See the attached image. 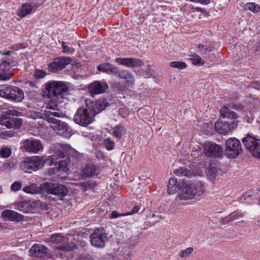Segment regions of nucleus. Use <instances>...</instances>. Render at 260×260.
<instances>
[{
    "label": "nucleus",
    "instance_id": "1",
    "mask_svg": "<svg viewBox=\"0 0 260 260\" xmlns=\"http://www.w3.org/2000/svg\"><path fill=\"white\" fill-rule=\"evenodd\" d=\"M240 110L242 106L239 104H229L227 106L223 105L220 109V116L223 119H227L228 121L223 122L217 120L214 124L216 132L219 134H228L235 130L240 122L238 120V115L231 109Z\"/></svg>",
    "mask_w": 260,
    "mask_h": 260
},
{
    "label": "nucleus",
    "instance_id": "2",
    "mask_svg": "<svg viewBox=\"0 0 260 260\" xmlns=\"http://www.w3.org/2000/svg\"><path fill=\"white\" fill-rule=\"evenodd\" d=\"M20 112L15 110H8L3 112L0 116V125L5 126L7 128H19L22 124V120L20 118L11 117V116H19ZM13 133L8 131H1L0 127V137L2 139H7L13 136Z\"/></svg>",
    "mask_w": 260,
    "mask_h": 260
},
{
    "label": "nucleus",
    "instance_id": "3",
    "mask_svg": "<svg viewBox=\"0 0 260 260\" xmlns=\"http://www.w3.org/2000/svg\"><path fill=\"white\" fill-rule=\"evenodd\" d=\"M78 152L70 146L61 144L58 146L52 159L58 164V168L60 171L66 172L69 170L70 164V156H76Z\"/></svg>",
    "mask_w": 260,
    "mask_h": 260
},
{
    "label": "nucleus",
    "instance_id": "4",
    "mask_svg": "<svg viewBox=\"0 0 260 260\" xmlns=\"http://www.w3.org/2000/svg\"><path fill=\"white\" fill-rule=\"evenodd\" d=\"M46 108L53 111L45 110L44 111V116L48 122L50 124L51 128L56 131H66L68 128L67 124L54 118V117H63L64 115L63 113L59 112L57 104L50 101L47 104Z\"/></svg>",
    "mask_w": 260,
    "mask_h": 260
},
{
    "label": "nucleus",
    "instance_id": "5",
    "mask_svg": "<svg viewBox=\"0 0 260 260\" xmlns=\"http://www.w3.org/2000/svg\"><path fill=\"white\" fill-rule=\"evenodd\" d=\"M68 239L63 236L61 234H53L49 238V242L55 244H60L56 247L53 251V254L56 257L63 258L65 252L73 251L76 248V245L73 243H68Z\"/></svg>",
    "mask_w": 260,
    "mask_h": 260
},
{
    "label": "nucleus",
    "instance_id": "6",
    "mask_svg": "<svg viewBox=\"0 0 260 260\" xmlns=\"http://www.w3.org/2000/svg\"><path fill=\"white\" fill-rule=\"evenodd\" d=\"M70 90V84L62 81H52L45 85V92L50 96L57 98L69 94Z\"/></svg>",
    "mask_w": 260,
    "mask_h": 260
},
{
    "label": "nucleus",
    "instance_id": "7",
    "mask_svg": "<svg viewBox=\"0 0 260 260\" xmlns=\"http://www.w3.org/2000/svg\"><path fill=\"white\" fill-rule=\"evenodd\" d=\"M204 191V186L201 184H186L179 190L178 198L181 200H189L201 196Z\"/></svg>",
    "mask_w": 260,
    "mask_h": 260
},
{
    "label": "nucleus",
    "instance_id": "8",
    "mask_svg": "<svg viewBox=\"0 0 260 260\" xmlns=\"http://www.w3.org/2000/svg\"><path fill=\"white\" fill-rule=\"evenodd\" d=\"M24 93L18 87L10 85L0 86V97L13 102H20L24 98Z\"/></svg>",
    "mask_w": 260,
    "mask_h": 260
},
{
    "label": "nucleus",
    "instance_id": "9",
    "mask_svg": "<svg viewBox=\"0 0 260 260\" xmlns=\"http://www.w3.org/2000/svg\"><path fill=\"white\" fill-rule=\"evenodd\" d=\"M47 248L43 245L35 244L29 250L32 260H54L53 253L48 252Z\"/></svg>",
    "mask_w": 260,
    "mask_h": 260
},
{
    "label": "nucleus",
    "instance_id": "10",
    "mask_svg": "<svg viewBox=\"0 0 260 260\" xmlns=\"http://www.w3.org/2000/svg\"><path fill=\"white\" fill-rule=\"evenodd\" d=\"M94 114L89 107L88 108H79L74 117L75 122L81 126H87L93 120Z\"/></svg>",
    "mask_w": 260,
    "mask_h": 260
},
{
    "label": "nucleus",
    "instance_id": "11",
    "mask_svg": "<svg viewBox=\"0 0 260 260\" xmlns=\"http://www.w3.org/2000/svg\"><path fill=\"white\" fill-rule=\"evenodd\" d=\"M43 165V160L40 156L26 157L21 165V169L25 173H31L39 170Z\"/></svg>",
    "mask_w": 260,
    "mask_h": 260
},
{
    "label": "nucleus",
    "instance_id": "12",
    "mask_svg": "<svg viewBox=\"0 0 260 260\" xmlns=\"http://www.w3.org/2000/svg\"><path fill=\"white\" fill-rule=\"evenodd\" d=\"M225 155L229 158L237 157L242 151L240 142L235 138H230L225 142Z\"/></svg>",
    "mask_w": 260,
    "mask_h": 260
},
{
    "label": "nucleus",
    "instance_id": "13",
    "mask_svg": "<svg viewBox=\"0 0 260 260\" xmlns=\"http://www.w3.org/2000/svg\"><path fill=\"white\" fill-rule=\"evenodd\" d=\"M90 237L91 245L98 248L105 247L108 240L106 231L103 228L95 229Z\"/></svg>",
    "mask_w": 260,
    "mask_h": 260
},
{
    "label": "nucleus",
    "instance_id": "14",
    "mask_svg": "<svg viewBox=\"0 0 260 260\" xmlns=\"http://www.w3.org/2000/svg\"><path fill=\"white\" fill-rule=\"evenodd\" d=\"M43 192L60 197H64L68 193L67 187L60 184L45 182L41 185Z\"/></svg>",
    "mask_w": 260,
    "mask_h": 260
},
{
    "label": "nucleus",
    "instance_id": "15",
    "mask_svg": "<svg viewBox=\"0 0 260 260\" xmlns=\"http://www.w3.org/2000/svg\"><path fill=\"white\" fill-rule=\"evenodd\" d=\"M242 141L254 157L260 158V139L247 135Z\"/></svg>",
    "mask_w": 260,
    "mask_h": 260
},
{
    "label": "nucleus",
    "instance_id": "16",
    "mask_svg": "<svg viewBox=\"0 0 260 260\" xmlns=\"http://www.w3.org/2000/svg\"><path fill=\"white\" fill-rule=\"evenodd\" d=\"M117 78L122 80L121 81L122 85H118L117 84L115 83L113 87L121 91L126 87H132L135 84V78L133 74L127 70H121Z\"/></svg>",
    "mask_w": 260,
    "mask_h": 260
},
{
    "label": "nucleus",
    "instance_id": "17",
    "mask_svg": "<svg viewBox=\"0 0 260 260\" xmlns=\"http://www.w3.org/2000/svg\"><path fill=\"white\" fill-rule=\"evenodd\" d=\"M204 153L207 157L218 158L222 155L223 149L219 144L208 142L204 144Z\"/></svg>",
    "mask_w": 260,
    "mask_h": 260
},
{
    "label": "nucleus",
    "instance_id": "18",
    "mask_svg": "<svg viewBox=\"0 0 260 260\" xmlns=\"http://www.w3.org/2000/svg\"><path fill=\"white\" fill-rule=\"evenodd\" d=\"M22 146L28 152L37 153L43 149L41 141L34 138H29L21 142Z\"/></svg>",
    "mask_w": 260,
    "mask_h": 260
},
{
    "label": "nucleus",
    "instance_id": "19",
    "mask_svg": "<svg viewBox=\"0 0 260 260\" xmlns=\"http://www.w3.org/2000/svg\"><path fill=\"white\" fill-rule=\"evenodd\" d=\"M72 58L70 57H60L56 58L54 61L49 64V70L56 73L62 70L66 67L71 63Z\"/></svg>",
    "mask_w": 260,
    "mask_h": 260
},
{
    "label": "nucleus",
    "instance_id": "20",
    "mask_svg": "<svg viewBox=\"0 0 260 260\" xmlns=\"http://www.w3.org/2000/svg\"><path fill=\"white\" fill-rule=\"evenodd\" d=\"M88 91L92 96L94 95L103 93L108 88V85L106 82H101L95 81L88 85Z\"/></svg>",
    "mask_w": 260,
    "mask_h": 260
},
{
    "label": "nucleus",
    "instance_id": "21",
    "mask_svg": "<svg viewBox=\"0 0 260 260\" xmlns=\"http://www.w3.org/2000/svg\"><path fill=\"white\" fill-rule=\"evenodd\" d=\"M116 63L128 68L141 67L143 64V61L139 58H116L115 59Z\"/></svg>",
    "mask_w": 260,
    "mask_h": 260
},
{
    "label": "nucleus",
    "instance_id": "22",
    "mask_svg": "<svg viewBox=\"0 0 260 260\" xmlns=\"http://www.w3.org/2000/svg\"><path fill=\"white\" fill-rule=\"evenodd\" d=\"M3 218L6 220L12 221H19L22 220L23 216L17 212L11 210H5L2 213Z\"/></svg>",
    "mask_w": 260,
    "mask_h": 260
},
{
    "label": "nucleus",
    "instance_id": "23",
    "mask_svg": "<svg viewBox=\"0 0 260 260\" xmlns=\"http://www.w3.org/2000/svg\"><path fill=\"white\" fill-rule=\"evenodd\" d=\"M10 63L4 60L0 66V80L6 81L10 79V74L9 73Z\"/></svg>",
    "mask_w": 260,
    "mask_h": 260
},
{
    "label": "nucleus",
    "instance_id": "24",
    "mask_svg": "<svg viewBox=\"0 0 260 260\" xmlns=\"http://www.w3.org/2000/svg\"><path fill=\"white\" fill-rule=\"evenodd\" d=\"M108 106V103L105 100H99L92 103L89 107L94 115L105 109Z\"/></svg>",
    "mask_w": 260,
    "mask_h": 260
},
{
    "label": "nucleus",
    "instance_id": "25",
    "mask_svg": "<svg viewBox=\"0 0 260 260\" xmlns=\"http://www.w3.org/2000/svg\"><path fill=\"white\" fill-rule=\"evenodd\" d=\"M98 167L96 166L89 164H87L83 169L82 175L85 177L93 176L98 174Z\"/></svg>",
    "mask_w": 260,
    "mask_h": 260
},
{
    "label": "nucleus",
    "instance_id": "26",
    "mask_svg": "<svg viewBox=\"0 0 260 260\" xmlns=\"http://www.w3.org/2000/svg\"><path fill=\"white\" fill-rule=\"evenodd\" d=\"M243 216V214L239 211H234L226 217L221 219V222L223 224H227L231 221L239 219Z\"/></svg>",
    "mask_w": 260,
    "mask_h": 260
},
{
    "label": "nucleus",
    "instance_id": "27",
    "mask_svg": "<svg viewBox=\"0 0 260 260\" xmlns=\"http://www.w3.org/2000/svg\"><path fill=\"white\" fill-rule=\"evenodd\" d=\"M15 207L16 209L24 213L29 212L31 208L30 201L28 200H23L17 202Z\"/></svg>",
    "mask_w": 260,
    "mask_h": 260
},
{
    "label": "nucleus",
    "instance_id": "28",
    "mask_svg": "<svg viewBox=\"0 0 260 260\" xmlns=\"http://www.w3.org/2000/svg\"><path fill=\"white\" fill-rule=\"evenodd\" d=\"M126 133V128L121 124H118L113 128L112 135L116 139H120Z\"/></svg>",
    "mask_w": 260,
    "mask_h": 260
},
{
    "label": "nucleus",
    "instance_id": "29",
    "mask_svg": "<svg viewBox=\"0 0 260 260\" xmlns=\"http://www.w3.org/2000/svg\"><path fill=\"white\" fill-rule=\"evenodd\" d=\"M33 7L29 4H24L20 7L17 12V15L21 18H24L27 15L29 14Z\"/></svg>",
    "mask_w": 260,
    "mask_h": 260
},
{
    "label": "nucleus",
    "instance_id": "30",
    "mask_svg": "<svg viewBox=\"0 0 260 260\" xmlns=\"http://www.w3.org/2000/svg\"><path fill=\"white\" fill-rule=\"evenodd\" d=\"M198 51L202 54H206L208 52L212 51L214 48V45L210 42H206L200 44L197 47Z\"/></svg>",
    "mask_w": 260,
    "mask_h": 260
},
{
    "label": "nucleus",
    "instance_id": "31",
    "mask_svg": "<svg viewBox=\"0 0 260 260\" xmlns=\"http://www.w3.org/2000/svg\"><path fill=\"white\" fill-rule=\"evenodd\" d=\"M42 191L41 186L39 187L37 185L32 183L28 186H25L23 188V191L27 193L37 194L40 191Z\"/></svg>",
    "mask_w": 260,
    "mask_h": 260
},
{
    "label": "nucleus",
    "instance_id": "32",
    "mask_svg": "<svg viewBox=\"0 0 260 260\" xmlns=\"http://www.w3.org/2000/svg\"><path fill=\"white\" fill-rule=\"evenodd\" d=\"M188 56L189 57V59L193 65L202 66L205 63L204 60L202 59L201 57L199 55L196 53H192L189 55Z\"/></svg>",
    "mask_w": 260,
    "mask_h": 260
},
{
    "label": "nucleus",
    "instance_id": "33",
    "mask_svg": "<svg viewBox=\"0 0 260 260\" xmlns=\"http://www.w3.org/2000/svg\"><path fill=\"white\" fill-rule=\"evenodd\" d=\"M243 8L244 10H249L253 13L260 12V6L253 2L244 4Z\"/></svg>",
    "mask_w": 260,
    "mask_h": 260
},
{
    "label": "nucleus",
    "instance_id": "34",
    "mask_svg": "<svg viewBox=\"0 0 260 260\" xmlns=\"http://www.w3.org/2000/svg\"><path fill=\"white\" fill-rule=\"evenodd\" d=\"M177 182V180L175 178H171L169 180L168 186V192L169 194H172L176 192L178 188Z\"/></svg>",
    "mask_w": 260,
    "mask_h": 260
},
{
    "label": "nucleus",
    "instance_id": "35",
    "mask_svg": "<svg viewBox=\"0 0 260 260\" xmlns=\"http://www.w3.org/2000/svg\"><path fill=\"white\" fill-rule=\"evenodd\" d=\"M17 163L18 161L17 159L15 158H11L3 164V168L5 170H10L11 169L15 168Z\"/></svg>",
    "mask_w": 260,
    "mask_h": 260
},
{
    "label": "nucleus",
    "instance_id": "36",
    "mask_svg": "<svg viewBox=\"0 0 260 260\" xmlns=\"http://www.w3.org/2000/svg\"><path fill=\"white\" fill-rule=\"evenodd\" d=\"M217 173L218 171L216 168L210 166L208 169L207 176L210 180L214 181L216 178Z\"/></svg>",
    "mask_w": 260,
    "mask_h": 260
},
{
    "label": "nucleus",
    "instance_id": "37",
    "mask_svg": "<svg viewBox=\"0 0 260 260\" xmlns=\"http://www.w3.org/2000/svg\"><path fill=\"white\" fill-rule=\"evenodd\" d=\"M12 153L11 148L7 146H3L0 148V157L7 158L10 156Z\"/></svg>",
    "mask_w": 260,
    "mask_h": 260
},
{
    "label": "nucleus",
    "instance_id": "38",
    "mask_svg": "<svg viewBox=\"0 0 260 260\" xmlns=\"http://www.w3.org/2000/svg\"><path fill=\"white\" fill-rule=\"evenodd\" d=\"M103 145L107 150L111 151L114 148L115 143L111 138H108L104 140Z\"/></svg>",
    "mask_w": 260,
    "mask_h": 260
},
{
    "label": "nucleus",
    "instance_id": "39",
    "mask_svg": "<svg viewBox=\"0 0 260 260\" xmlns=\"http://www.w3.org/2000/svg\"><path fill=\"white\" fill-rule=\"evenodd\" d=\"M175 174L178 176H187L190 175V172L185 167H181L175 170Z\"/></svg>",
    "mask_w": 260,
    "mask_h": 260
},
{
    "label": "nucleus",
    "instance_id": "40",
    "mask_svg": "<svg viewBox=\"0 0 260 260\" xmlns=\"http://www.w3.org/2000/svg\"><path fill=\"white\" fill-rule=\"evenodd\" d=\"M170 66L179 70H183L186 68L187 64L183 61H172L170 63Z\"/></svg>",
    "mask_w": 260,
    "mask_h": 260
},
{
    "label": "nucleus",
    "instance_id": "41",
    "mask_svg": "<svg viewBox=\"0 0 260 260\" xmlns=\"http://www.w3.org/2000/svg\"><path fill=\"white\" fill-rule=\"evenodd\" d=\"M193 251V247H188L185 249L181 250L178 253V256L181 258H186Z\"/></svg>",
    "mask_w": 260,
    "mask_h": 260
},
{
    "label": "nucleus",
    "instance_id": "42",
    "mask_svg": "<svg viewBox=\"0 0 260 260\" xmlns=\"http://www.w3.org/2000/svg\"><path fill=\"white\" fill-rule=\"evenodd\" d=\"M111 64L109 63H104L101 64L98 67V70L102 72L107 73L109 74V68Z\"/></svg>",
    "mask_w": 260,
    "mask_h": 260
},
{
    "label": "nucleus",
    "instance_id": "43",
    "mask_svg": "<svg viewBox=\"0 0 260 260\" xmlns=\"http://www.w3.org/2000/svg\"><path fill=\"white\" fill-rule=\"evenodd\" d=\"M46 75V73L44 70L37 69L35 72L34 77L36 79H40L45 77Z\"/></svg>",
    "mask_w": 260,
    "mask_h": 260
},
{
    "label": "nucleus",
    "instance_id": "44",
    "mask_svg": "<svg viewBox=\"0 0 260 260\" xmlns=\"http://www.w3.org/2000/svg\"><path fill=\"white\" fill-rule=\"evenodd\" d=\"M22 187V183L19 181H15L12 183L11 186V190L14 192H17Z\"/></svg>",
    "mask_w": 260,
    "mask_h": 260
},
{
    "label": "nucleus",
    "instance_id": "45",
    "mask_svg": "<svg viewBox=\"0 0 260 260\" xmlns=\"http://www.w3.org/2000/svg\"><path fill=\"white\" fill-rule=\"evenodd\" d=\"M75 260H92L90 254H81L75 257Z\"/></svg>",
    "mask_w": 260,
    "mask_h": 260
},
{
    "label": "nucleus",
    "instance_id": "46",
    "mask_svg": "<svg viewBox=\"0 0 260 260\" xmlns=\"http://www.w3.org/2000/svg\"><path fill=\"white\" fill-rule=\"evenodd\" d=\"M128 214H126V213H123L120 214L118 212L116 211H113L109 217L111 219L116 218L119 217L124 216H127Z\"/></svg>",
    "mask_w": 260,
    "mask_h": 260
},
{
    "label": "nucleus",
    "instance_id": "47",
    "mask_svg": "<svg viewBox=\"0 0 260 260\" xmlns=\"http://www.w3.org/2000/svg\"><path fill=\"white\" fill-rule=\"evenodd\" d=\"M121 70H119L117 67H114L111 64V67L109 68V74H112L115 75L117 77L119 75Z\"/></svg>",
    "mask_w": 260,
    "mask_h": 260
},
{
    "label": "nucleus",
    "instance_id": "48",
    "mask_svg": "<svg viewBox=\"0 0 260 260\" xmlns=\"http://www.w3.org/2000/svg\"><path fill=\"white\" fill-rule=\"evenodd\" d=\"M61 46L63 48V50H62L63 53H67L72 52L71 51V48L69 46L66 45L65 43L64 42H62Z\"/></svg>",
    "mask_w": 260,
    "mask_h": 260
},
{
    "label": "nucleus",
    "instance_id": "49",
    "mask_svg": "<svg viewBox=\"0 0 260 260\" xmlns=\"http://www.w3.org/2000/svg\"><path fill=\"white\" fill-rule=\"evenodd\" d=\"M140 210V206L139 205L135 206L133 208L132 211L131 212H126V214H128V215H132L133 214H135L138 213Z\"/></svg>",
    "mask_w": 260,
    "mask_h": 260
},
{
    "label": "nucleus",
    "instance_id": "50",
    "mask_svg": "<svg viewBox=\"0 0 260 260\" xmlns=\"http://www.w3.org/2000/svg\"><path fill=\"white\" fill-rule=\"evenodd\" d=\"M194 3H199L204 5H207L210 3V0H190Z\"/></svg>",
    "mask_w": 260,
    "mask_h": 260
},
{
    "label": "nucleus",
    "instance_id": "51",
    "mask_svg": "<svg viewBox=\"0 0 260 260\" xmlns=\"http://www.w3.org/2000/svg\"><path fill=\"white\" fill-rule=\"evenodd\" d=\"M189 10L191 11V12H194L195 11H201V8L199 7L194 8L193 7H191L189 8Z\"/></svg>",
    "mask_w": 260,
    "mask_h": 260
},
{
    "label": "nucleus",
    "instance_id": "52",
    "mask_svg": "<svg viewBox=\"0 0 260 260\" xmlns=\"http://www.w3.org/2000/svg\"><path fill=\"white\" fill-rule=\"evenodd\" d=\"M197 152V151H192V153H191V156H192L193 157H196V153Z\"/></svg>",
    "mask_w": 260,
    "mask_h": 260
},
{
    "label": "nucleus",
    "instance_id": "53",
    "mask_svg": "<svg viewBox=\"0 0 260 260\" xmlns=\"http://www.w3.org/2000/svg\"><path fill=\"white\" fill-rule=\"evenodd\" d=\"M10 51H8L6 52L5 53V55H9V54H10Z\"/></svg>",
    "mask_w": 260,
    "mask_h": 260
},
{
    "label": "nucleus",
    "instance_id": "54",
    "mask_svg": "<svg viewBox=\"0 0 260 260\" xmlns=\"http://www.w3.org/2000/svg\"><path fill=\"white\" fill-rule=\"evenodd\" d=\"M19 48H21V44H19Z\"/></svg>",
    "mask_w": 260,
    "mask_h": 260
},
{
    "label": "nucleus",
    "instance_id": "55",
    "mask_svg": "<svg viewBox=\"0 0 260 260\" xmlns=\"http://www.w3.org/2000/svg\"><path fill=\"white\" fill-rule=\"evenodd\" d=\"M152 217H155V214H152Z\"/></svg>",
    "mask_w": 260,
    "mask_h": 260
},
{
    "label": "nucleus",
    "instance_id": "56",
    "mask_svg": "<svg viewBox=\"0 0 260 260\" xmlns=\"http://www.w3.org/2000/svg\"><path fill=\"white\" fill-rule=\"evenodd\" d=\"M2 110V107L0 106V110Z\"/></svg>",
    "mask_w": 260,
    "mask_h": 260
},
{
    "label": "nucleus",
    "instance_id": "57",
    "mask_svg": "<svg viewBox=\"0 0 260 260\" xmlns=\"http://www.w3.org/2000/svg\"><path fill=\"white\" fill-rule=\"evenodd\" d=\"M259 205H260V198H259Z\"/></svg>",
    "mask_w": 260,
    "mask_h": 260
},
{
    "label": "nucleus",
    "instance_id": "58",
    "mask_svg": "<svg viewBox=\"0 0 260 260\" xmlns=\"http://www.w3.org/2000/svg\"><path fill=\"white\" fill-rule=\"evenodd\" d=\"M53 98H55V99H54V100H56V98H54V97H53Z\"/></svg>",
    "mask_w": 260,
    "mask_h": 260
}]
</instances>
